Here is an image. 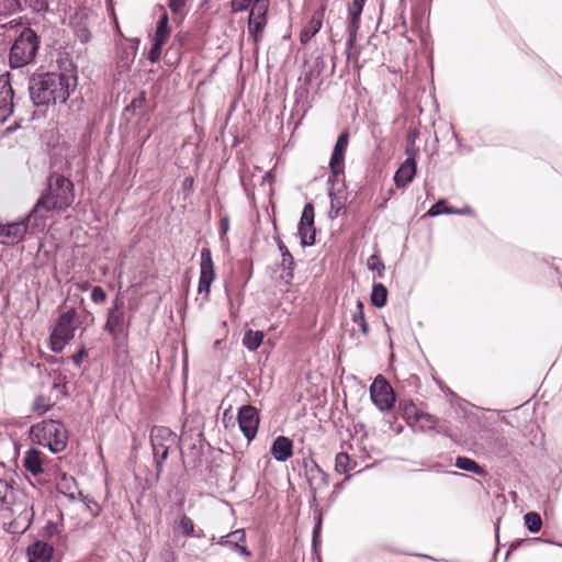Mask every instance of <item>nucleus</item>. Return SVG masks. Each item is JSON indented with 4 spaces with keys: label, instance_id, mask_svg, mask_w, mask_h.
<instances>
[{
    "label": "nucleus",
    "instance_id": "nucleus-1",
    "mask_svg": "<svg viewBox=\"0 0 562 562\" xmlns=\"http://www.w3.org/2000/svg\"><path fill=\"white\" fill-rule=\"evenodd\" d=\"M74 184L61 175L54 173L48 178L47 192L35 203L27 215V220H34L37 229L45 227L46 214L52 211H65L74 202Z\"/></svg>",
    "mask_w": 562,
    "mask_h": 562
},
{
    "label": "nucleus",
    "instance_id": "nucleus-2",
    "mask_svg": "<svg viewBox=\"0 0 562 562\" xmlns=\"http://www.w3.org/2000/svg\"><path fill=\"white\" fill-rule=\"evenodd\" d=\"M76 87V77L60 72H46L31 80L30 98L35 105L65 103Z\"/></svg>",
    "mask_w": 562,
    "mask_h": 562
},
{
    "label": "nucleus",
    "instance_id": "nucleus-3",
    "mask_svg": "<svg viewBox=\"0 0 562 562\" xmlns=\"http://www.w3.org/2000/svg\"><path fill=\"white\" fill-rule=\"evenodd\" d=\"M30 437L34 443L48 448L52 453L65 450L68 432L63 423L54 419L43 420L30 428Z\"/></svg>",
    "mask_w": 562,
    "mask_h": 562
},
{
    "label": "nucleus",
    "instance_id": "nucleus-4",
    "mask_svg": "<svg viewBox=\"0 0 562 562\" xmlns=\"http://www.w3.org/2000/svg\"><path fill=\"white\" fill-rule=\"evenodd\" d=\"M40 47L37 34L30 27H24L14 40L9 54L12 68H21L34 61Z\"/></svg>",
    "mask_w": 562,
    "mask_h": 562
},
{
    "label": "nucleus",
    "instance_id": "nucleus-5",
    "mask_svg": "<svg viewBox=\"0 0 562 562\" xmlns=\"http://www.w3.org/2000/svg\"><path fill=\"white\" fill-rule=\"evenodd\" d=\"M79 321L77 313L70 308L63 313L50 334V349L54 352H61L65 346L74 338Z\"/></svg>",
    "mask_w": 562,
    "mask_h": 562
},
{
    "label": "nucleus",
    "instance_id": "nucleus-6",
    "mask_svg": "<svg viewBox=\"0 0 562 562\" xmlns=\"http://www.w3.org/2000/svg\"><path fill=\"white\" fill-rule=\"evenodd\" d=\"M150 442L158 474L162 463L168 458L169 450L176 446L177 436L167 427H154L150 431Z\"/></svg>",
    "mask_w": 562,
    "mask_h": 562
},
{
    "label": "nucleus",
    "instance_id": "nucleus-7",
    "mask_svg": "<svg viewBox=\"0 0 562 562\" xmlns=\"http://www.w3.org/2000/svg\"><path fill=\"white\" fill-rule=\"evenodd\" d=\"M370 395L373 404L382 412L389 411L394 405V391L382 375L374 379L370 386Z\"/></svg>",
    "mask_w": 562,
    "mask_h": 562
},
{
    "label": "nucleus",
    "instance_id": "nucleus-8",
    "mask_svg": "<svg viewBox=\"0 0 562 562\" xmlns=\"http://www.w3.org/2000/svg\"><path fill=\"white\" fill-rule=\"evenodd\" d=\"M269 4V0H259V3L252 7V10L249 12L248 34L255 43H258L262 37V32L268 22L267 13Z\"/></svg>",
    "mask_w": 562,
    "mask_h": 562
},
{
    "label": "nucleus",
    "instance_id": "nucleus-9",
    "mask_svg": "<svg viewBox=\"0 0 562 562\" xmlns=\"http://www.w3.org/2000/svg\"><path fill=\"white\" fill-rule=\"evenodd\" d=\"M215 279L214 263L212 254L209 248H202L200 252V278L198 292L203 294L205 299L209 297L211 284Z\"/></svg>",
    "mask_w": 562,
    "mask_h": 562
},
{
    "label": "nucleus",
    "instance_id": "nucleus-10",
    "mask_svg": "<svg viewBox=\"0 0 562 562\" xmlns=\"http://www.w3.org/2000/svg\"><path fill=\"white\" fill-rule=\"evenodd\" d=\"M32 223L34 226V220H27V216L20 221L8 224H0V244L4 246H13L23 240L27 229L29 224Z\"/></svg>",
    "mask_w": 562,
    "mask_h": 562
},
{
    "label": "nucleus",
    "instance_id": "nucleus-11",
    "mask_svg": "<svg viewBox=\"0 0 562 562\" xmlns=\"http://www.w3.org/2000/svg\"><path fill=\"white\" fill-rule=\"evenodd\" d=\"M237 420L239 429L248 441L252 440L258 431L259 413L256 407L251 405H244L239 408Z\"/></svg>",
    "mask_w": 562,
    "mask_h": 562
},
{
    "label": "nucleus",
    "instance_id": "nucleus-12",
    "mask_svg": "<svg viewBox=\"0 0 562 562\" xmlns=\"http://www.w3.org/2000/svg\"><path fill=\"white\" fill-rule=\"evenodd\" d=\"M314 206L306 203L299 224V236L302 246H312L315 243Z\"/></svg>",
    "mask_w": 562,
    "mask_h": 562
},
{
    "label": "nucleus",
    "instance_id": "nucleus-13",
    "mask_svg": "<svg viewBox=\"0 0 562 562\" xmlns=\"http://www.w3.org/2000/svg\"><path fill=\"white\" fill-rule=\"evenodd\" d=\"M13 90L7 76H0V124L13 113Z\"/></svg>",
    "mask_w": 562,
    "mask_h": 562
},
{
    "label": "nucleus",
    "instance_id": "nucleus-14",
    "mask_svg": "<svg viewBox=\"0 0 562 562\" xmlns=\"http://www.w3.org/2000/svg\"><path fill=\"white\" fill-rule=\"evenodd\" d=\"M348 142L349 135L347 132H344L339 135L335 144L333 155L329 161L330 170L334 176H338L344 172V158L348 146Z\"/></svg>",
    "mask_w": 562,
    "mask_h": 562
},
{
    "label": "nucleus",
    "instance_id": "nucleus-15",
    "mask_svg": "<svg viewBox=\"0 0 562 562\" xmlns=\"http://www.w3.org/2000/svg\"><path fill=\"white\" fill-rule=\"evenodd\" d=\"M12 497H13L12 487L5 481L0 480V508L8 509L13 515L14 514L22 515L23 512H20L19 504L12 505V502H11ZM24 514H25V516H24L25 519L32 518L33 517L32 508H30V509L25 508Z\"/></svg>",
    "mask_w": 562,
    "mask_h": 562
},
{
    "label": "nucleus",
    "instance_id": "nucleus-16",
    "mask_svg": "<svg viewBox=\"0 0 562 562\" xmlns=\"http://www.w3.org/2000/svg\"><path fill=\"white\" fill-rule=\"evenodd\" d=\"M57 491L64 494L70 501L80 498L82 502H88V497L78 490L75 477L63 473L57 481Z\"/></svg>",
    "mask_w": 562,
    "mask_h": 562
},
{
    "label": "nucleus",
    "instance_id": "nucleus-17",
    "mask_svg": "<svg viewBox=\"0 0 562 562\" xmlns=\"http://www.w3.org/2000/svg\"><path fill=\"white\" fill-rule=\"evenodd\" d=\"M324 15V7L319 8L313 13L310 22L304 26L300 34V41L302 44H306L312 37H314L319 32L323 25Z\"/></svg>",
    "mask_w": 562,
    "mask_h": 562
},
{
    "label": "nucleus",
    "instance_id": "nucleus-18",
    "mask_svg": "<svg viewBox=\"0 0 562 562\" xmlns=\"http://www.w3.org/2000/svg\"><path fill=\"white\" fill-rule=\"evenodd\" d=\"M271 454L278 462H284L293 454V442L284 436H278L271 446Z\"/></svg>",
    "mask_w": 562,
    "mask_h": 562
},
{
    "label": "nucleus",
    "instance_id": "nucleus-19",
    "mask_svg": "<svg viewBox=\"0 0 562 562\" xmlns=\"http://www.w3.org/2000/svg\"><path fill=\"white\" fill-rule=\"evenodd\" d=\"M416 160L406 158L405 161L400 166L394 176V182L397 188H404L413 181L416 175Z\"/></svg>",
    "mask_w": 562,
    "mask_h": 562
},
{
    "label": "nucleus",
    "instance_id": "nucleus-20",
    "mask_svg": "<svg viewBox=\"0 0 562 562\" xmlns=\"http://www.w3.org/2000/svg\"><path fill=\"white\" fill-rule=\"evenodd\" d=\"M278 247L282 256V272L280 273L279 279L284 284H289L294 277V259L289 249L286 248V246L282 241H279Z\"/></svg>",
    "mask_w": 562,
    "mask_h": 562
},
{
    "label": "nucleus",
    "instance_id": "nucleus-21",
    "mask_svg": "<svg viewBox=\"0 0 562 562\" xmlns=\"http://www.w3.org/2000/svg\"><path fill=\"white\" fill-rule=\"evenodd\" d=\"M44 460L45 456L41 451L31 448L25 452L23 465L27 472H30L34 476H37L44 472Z\"/></svg>",
    "mask_w": 562,
    "mask_h": 562
},
{
    "label": "nucleus",
    "instance_id": "nucleus-22",
    "mask_svg": "<svg viewBox=\"0 0 562 562\" xmlns=\"http://www.w3.org/2000/svg\"><path fill=\"white\" fill-rule=\"evenodd\" d=\"M30 562H49L53 555V548L45 542L36 541L27 548Z\"/></svg>",
    "mask_w": 562,
    "mask_h": 562
},
{
    "label": "nucleus",
    "instance_id": "nucleus-23",
    "mask_svg": "<svg viewBox=\"0 0 562 562\" xmlns=\"http://www.w3.org/2000/svg\"><path fill=\"white\" fill-rule=\"evenodd\" d=\"M155 10L160 13V16L157 22L154 40L166 43L170 35L169 18L164 5H157Z\"/></svg>",
    "mask_w": 562,
    "mask_h": 562
},
{
    "label": "nucleus",
    "instance_id": "nucleus-24",
    "mask_svg": "<svg viewBox=\"0 0 562 562\" xmlns=\"http://www.w3.org/2000/svg\"><path fill=\"white\" fill-rule=\"evenodd\" d=\"M437 418L432 415L419 411V413L416 415V418L414 419V423H412V428L414 430L419 431H428L432 430L437 427Z\"/></svg>",
    "mask_w": 562,
    "mask_h": 562
},
{
    "label": "nucleus",
    "instance_id": "nucleus-25",
    "mask_svg": "<svg viewBox=\"0 0 562 562\" xmlns=\"http://www.w3.org/2000/svg\"><path fill=\"white\" fill-rule=\"evenodd\" d=\"M456 467L460 470L472 472L476 475H484L485 470L473 459L468 457H458L456 459Z\"/></svg>",
    "mask_w": 562,
    "mask_h": 562
},
{
    "label": "nucleus",
    "instance_id": "nucleus-26",
    "mask_svg": "<svg viewBox=\"0 0 562 562\" xmlns=\"http://www.w3.org/2000/svg\"><path fill=\"white\" fill-rule=\"evenodd\" d=\"M263 337H265V335L262 331L249 329L244 335L243 345L249 351H255L262 344Z\"/></svg>",
    "mask_w": 562,
    "mask_h": 562
},
{
    "label": "nucleus",
    "instance_id": "nucleus-27",
    "mask_svg": "<svg viewBox=\"0 0 562 562\" xmlns=\"http://www.w3.org/2000/svg\"><path fill=\"white\" fill-rule=\"evenodd\" d=\"M387 301V289L382 283H374L371 292V303L375 307H383Z\"/></svg>",
    "mask_w": 562,
    "mask_h": 562
},
{
    "label": "nucleus",
    "instance_id": "nucleus-28",
    "mask_svg": "<svg viewBox=\"0 0 562 562\" xmlns=\"http://www.w3.org/2000/svg\"><path fill=\"white\" fill-rule=\"evenodd\" d=\"M364 305L361 301L356 304V310L352 313V322L358 325L363 335L369 333V325L364 316Z\"/></svg>",
    "mask_w": 562,
    "mask_h": 562
},
{
    "label": "nucleus",
    "instance_id": "nucleus-29",
    "mask_svg": "<svg viewBox=\"0 0 562 562\" xmlns=\"http://www.w3.org/2000/svg\"><path fill=\"white\" fill-rule=\"evenodd\" d=\"M330 198V216L337 217L340 213V211L345 207L346 196L344 192L337 191V192H329Z\"/></svg>",
    "mask_w": 562,
    "mask_h": 562
},
{
    "label": "nucleus",
    "instance_id": "nucleus-30",
    "mask_svg": "<svg viewBox=\"0 0 562 562\" xmlns=\"http://www.w3.org/2000/svg\"><path fill=\"white\" fill-rule=\"evenodd\" d=\"M123 325V315L116 314L114 311H110L108 321L104 325V329L112 335H116Z\"/></svg>",
    "mask_w": 562,
    "mask_h": 562
},
{
    "label": "nucleus",
    "instance_id": "nucleus-31",
    "mask_svg": "<svg viewBox=\"0 0 562 562\" xmlns=\"http://www.w3.org/2000/svg\"><path fill=\"white\" fill-rule=\"evenodd\" d=\"M524 522L526 528L530 532H538L541 529L542 520L538 513L529 512L524 516Z\"/></svg>",
    "mask_w": 562,
    "mask_h": 562
},
{
    "label": "nucleus",
    "instance_id": "nucleus-32",
    "mask_svg": "<svg viewBox=\"0 0 562 562\" xmlns=\"http://www.w3.org/2000/svg\"><path fill=\"white\" fill-rule=\"evenodd\" d=\"M350 469L351 465L349 456L345 452L338 453L335 459V470L340 474H345Z\"/></svg>",
    "mask_w": 562,
    "mask_h": 562
},
{
    "label": "nucleus",
    "instance_id": "nucleus-33",
    "mask_svg": "<svg viewBox=\"0 0 562 562\" xmlns=\"http://www.w3.org/2000/svg\"><path fill=\"white\" fill-rule=\"evenodd\" d=\"M257 3H259V0H232L231 9L233 13H238L248 9L252 10V7H255Z\"/></svg>",
    "mask_w": 562,
    "mask_h": 562
},
{
    "label": "nucleus",
    "instance_id": "nucleus-34",
    "mask_svg": "<svg viewBox=\"0 0 562 562\" xmlns=\"http://www.w3.org/2000/svg\"><path fill=\"white\" fill-rule=\"evenodd\" d=\"M231 537H233L236 541V547H235V550L238 554L245 557V558H248L250 557V552L247 550L246 547L244 546H239L238 544V541H244L246 536H245V531L244 530H236L234 532L231 533Z\"/></svg>",
    "mask_w": 562,
    "mask_h": 562
},
{
    "label": "nucleus",
    "instance_id": "nucleus-35",
    "mask_svg": "<svg viewBox=\"0 0 562 562\" xmlns=\"http://www.w3.org/2000/svg\"><path fill=\"white\" fill-rule=\"evenodd\" d=\"M360 27V21H348L347 32H348V38H347V45L351 47L357 38V33Z\"/></svg>",
    "mask_w": 562,
    "mask_h": 562
},
{
    "label": "nucleus",
    "instance_id": "nucleus-36",
    "mask_svg": "<svg viewBox=\"0 0 562 562\" xmlns=\"http://www.w3.org/2000/svg\"><path fill=\"white\" fill-rule=\"evenodd\" d=\"M419 413V411L416 408V406L413 403H406L403 406V417L408 423V425L412 427V423H414V419L416 418V415Z\"/></svg>",
    "mask_w": 562,
    "mask_h": 562
},
{
    "label": "nucleus",
    "instance_id": "nucleus-37",
    "mask_svg": "<svg viewBox=\"0 0 562 562\" xmlns=\"http://www.w3.org/2000/svg\"><path fill=\"white\" fill-rule=\"evenodd\" d=\"M133 61H134V54H130L127 52L122 53V55L117 61V68L120 70V72L128 70L131 68Z\"/></svg>",
    "mask_w": 562,
    "mask_h": 562
},
{
    "label": "nucleus",
    "instance_id": "nucleus-38",
    "mask_svg": "<svg viewBox=\"0 0 562 562\" xmlns=\"http://www.w3.org/2000/svg\"><path fill=\"white\" fill-rule=\"evenodd\" d=\"M50 407V404L48 403L47 398L43 395L36 396L33 403V411L37 414H44L46 413Z\"/></svg>",
    "mask_w": 562,
    "mask_h": 562
},
{
    "label": "nucleus",
    "instance_id": "nucleus-39",
    "mask_svg": "<svg viewBox=\"0 0 562 562\" xmlns=\"http://www.w3.org/2000/svg\"><path fill=\"white\" fill-rule=\"evenodd\" d=\"M179 527L182 530V533L186 536H194V524L192 519L188 516H182L179 521Z\"/></svg>",
    "mask_w": 562,
    "mask_h": 562
},
{
    "label": "nucleus",
    "instance_id": "nucleus-40",
    "mask_svg": "<svg viewBox=\"0 0 562 562\" xmlns=\"http://www.w3.org/2000/svg\"><path fill=\"white\" fill-rule=\"evenodd\" d=\"M367 266L370 270H376L380 277L383 276L385 267L376 255H372L369 257Z\"/></svg>",
    "mask_w": 562,
    "mask_h": 562
},
{
    "label": "nucleus",
    "instance_id": "nucleus-41",
    "mask_svg": "<svg viewBox=\"0 0 562 562\" xmlns=\"http://www.w3.org/2000/svg\"><path fill=\"white\" fill-rule=\"evenodd\" d=\"M165 45L164 42L154 40V44L148 53V59L151 63L157 61L160 58L162 46Z\"/></svg>",
    "mask_w": 562,
    "mask_h": 562
},
{
    "label": "nucleus",
    "instance_id": "nucleus-42",
    "mask_svg": "<svg viewBox=\"0 0 562 562\" xmlns=\"http://www.w3.org/2000/svg\"><path fill=\"white\" fill-rule=\"evenodd\" d=\"M448 212H454V209L453 207H445L443 201H439L429 209L428 215L438 216L441 214H448Z\"/></svg>",
    "mask_w": 562,
    "mask_h": 562
},
{
    "label": "nucleus",
    "instance_id": "nucleus-43",
    "mask_svg": "<svg viewBox=\"0 0 562 562\" xmlns=\"http://www.w3.org/2000/svg\"><path fill=\"white\" fill-rule=\"evenodd\" d=\"M35 12H44L48 9V0H23Z\"/></svg>",
    "mask_w": 562,
    "mask_h": 562
},
{
    "label": "nucleus",
    "instance_id": "nucleus-44",
    "mask_svg": "<svg viewBox=\"0 0 562 562\" xmlns=\"http://www.w3.org/2000/svg\"><path fill=\"white\" fill-rule=\"evenodd\" d=\"M91 300L95 304H102L106 301V293L100 286H93L91 291Z\"/></svg>",
    "mask_w": 562,
    "mask_h": 562
},
{
    "label": "nucleus",
    "instance_id": "nucleus-45",
    "mask_svg": "<svg viewBox=\"0 0 562 562\" xmlns=\"http://www.w3.org/2000/svg\"><path fill=\"white\" fill-rule=\"evenodd\" d=\"M186 0H169L168 7L172 13H179L184 7Z\"/></svg>",
    "mask_w": 562,
    "mask_h": 562
},
{
    "label": "nucleus",
    "instance_id": "nucleus-46",
    "mask_svg": "<svg viewBox=\"0 0 562 562\" xmlns=\"http://www.w3.org/2000/svg\"><path fill=\"white\" fill-rule=\"evenodd\" d=\"M362 10L349 7V20L360 21Z\"/></svg>",
    "mask_w": 562,
    "mask_h": 562
},
{
    "label": "nucleus",
    "instance_id": "nucleus-47",
    "mask_svg": "<svg viewBox=\"0 0 562 562\" xmlns=\"http://www.w3.org/2000/svg\"><path fill=\"white\" fill-rule=\"evenodd\" d=\"M417 154H418V148H416L414 146V143L412 142V144L406 147L407 158H412L413 160H416Z\"/></svg>",
    "mask_w": 562,
    "mask_h": 562
},
{
    "label": "nucleus",
    "instance_id": "nucleus-48",
    "mask_svg": "<svg viewBox=\"0 0 562 562\" xmlns=\"http://www.w3.org/2000/svg\"><path fill=\"white\" fill-rule=\"evenodd\" d=\"M448 214L470 215L472 214V209L469 206L463 209H454V212H448Z\"/></svg>",
    "mask_w": 562,
    "mask_h": 562
},
{
    "label": "nucleus",
    "instance_id": "nucleus-49",
    "mask_svg": "<svg viewBox=\"0 0 562 562\" xmlns=\"http://www.w3.org/2000/svg\"><path fill=\"white\" fill-rule=\"evenodd\" d=\"M366 2L367 0H353L350 7L363 10Z\"/></svg>",
    "mask_w": 562,
    "mask_h": 562
},
{
    "label": "nucleus",
    "instance_id": "nucleus-50",
    "mask_svg": "<svg viewBox=\"0 0 562 562\" xmlns=\"http://www.w3.org/2000/svg\"><path fill=\"white\" fill-rule=\"evenodd\" d=\"M222 231L224 234L228 231V220L227 218L222 220Z\"/></svg>",
    "mask_w": 562,
    "mask_h": 562
},
{
    "label": "nucleus",
    "instance_id": "nucleus-51",
    "mask_svg": "<svg viewBox=\"0 0 562 562\" xmlns=\"http://www.w3.org/2000/svg\"><path fill=\"white\" fill-rule=\"evenodd\" d=\"M319 529H321V521L318 520V522H317V525L315 526L314 531H313V533H314V539H315V538H316V536L318 535Z\"/></svg>",
    "mask_w": 562,
    "mask_h": 562
},
{
    "label": "nucleus",
    "instance_id": "nucleus-52",
    "mask_svg": "<svg viewBox=\"0 0 562 562\" xmlns=\"http://www.w3.org/2000/svg\"><path fill=\"white\" fill-rule=\"evenodd\" d=\"M78 286H79L81 290H87V289H88V283H87V282H85V283L78 284Z\"/></svg>",
    "mask_w": 562,
    "mask_h": 562
},
{
    "label": "nucleus",
    "instance_id": "nucleus-53",
    "mask_svg": "<svg viewBox=\"0 0 562 562\" xmlns=\"http://www.w3.org/2000/svg\"><path fill=\"white\" fill-rule=\"evenodd\" d=\"M187 186H190L192 183V179H186Z\"/></svg>",
    "mask_w": 562,
    "mask_h": 562
},
{
    "label": "nucleus",
    "instance_id": "nucleus-54",
    "mask_svg": "<svg viewBox=\"0 0 562 562\" xmlns=\"http://www.w3.org/2000/svg\"><path fill=\"white\" fill-rule=\"evenodd\" d=\"M187 186H190L192 183V179H186Z\"/></svg>",
    "mask_w": 562,
    "mask_h": 562
},
{
    "label": "nucleus",
    "instance_id": "nucleus-55",
    "mask_svg": "<svg viewBox=\"0 0 562 562\" xmlns=\"http://www.w3.org/2000/svg\"><path fill=\"white\" fill-rule=\"evenodd\" d=\"M321 473H322V476L324 477L325 483H327V481H326V474H325V473H323V472H321Z\"/></svg>",
    "mask_w": 562,
    "mask_h": 562
},
{
    "label": "nucleus",
    "instance_id": "nucleus-56",
    "mask_svg": "<svg viewBox=\"0 0 562 562\" xmlns=\"http://www.w3.org/2000/svg\"><path fill=\"white\" fill-rule=\"evenodd\" d=\"M74 360H75V362H76L77 364H79V362H80L79 358H75Z\"/></svg>",
    "mask_w": 562,
    "mask_h": 562
}]
</instances>
